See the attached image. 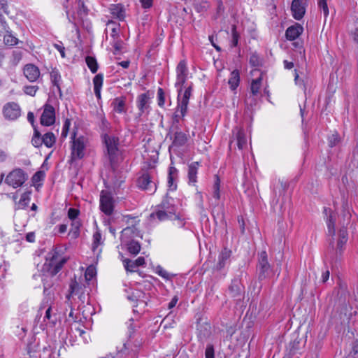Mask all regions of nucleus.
<instances>
[{
    "mask_svg": "<svg viewBox=\"0 0 358 358\" xmlns=\"http://www.w3.org/2000/svg\"><path fill=\"white\" fill-rule=\"evenodd\" d=\"M31 143L35 148H40L43 145V136H41V133L36 128H34Z\"/></svg>",
    "mask_w": 358,
    "mask_h": 358,
    "instance_id": "c9c22d12",
    "label": "nucleus"
},
{
    "mask_svg": "<svg viewBox=\"0 0 358 358\" xmlns=\"http://www.w3.org/2000/svg\"><path fill=\"white\" fill-rule=\"evenodd\" d=\"M103 243L101 241V234L99 230H96L93 234L92 250L94 252L96 249Z\"/></svg>",
    "mask_w": 358,
    "mask_h": 358,
    "instance_id": "4c0bfd02",
    "label": "nucleus"
},
{
    "mask_svg": "<svg viewBox=\"0 0 358 358\" xmlns=\"http://www.w3.org/2000/svg\"><path fill=\"white\" fill-rule=\"evenodd\" d=\"M86 64L92 73H95L98 70V64L96 59L91 56H87L85 58Z\"/></svg>",
    "mask_w": 358,
    "mask_h": 358,
    "instance_id": "e433bc0d",
    "label": "nucleus"
},
{
    "mask_svg": "<svg viewBox=\"0 0 358 358\" xmlns=\"http://www.w3.org/2000/svg\"><path fill=\"white\" fill-rule=\"evenodd\" d=\"M106 29L107 31L108 29H110L111 30V28H116V29H120V24L114 22L113 20H108L106 23Z\"/></svg>",
    "mask_w": 358,
    "mask_h": 358,
    "instance_id": "0e129e2a",
    "label": "nucleus"
},
{
    "mask_svg": "<svg viewBox=\"0 0 358 358\" xmlns=\"http://www.w3.org/2000/svg\"><path fill=\"white\" fill-rule=\"evenodd\" d=\"M78 6H79V9L78 10V14L79 15H86L87 14V8L84 5V3L79 1Z\"/></svg>",
    "mask_w": 358,
    "mask_h": 358,
    "instance_id": "13d9d810",
    "label": "nucleus"
},
{
    "mask_svg": "<svg viewBox=\"0 0 358 358\" xmlns=\"http://www.w3.org/2000/svg\"><path fill=\"white\" fill-rule=\"evenodd\" d=\"M56 141V137L52 132H48L43 136V144L47 148H52Z\"/></svg>",
    "mask_w": 358,
    "mask_h": 358,
    "instance_id": "7c9ffc66",
    "label": "nucleus"
},
{
    "mask_svg": "<svg viewBox=\"0 0 358 358\" xmlns=\"http://www.w3.org/2000/svg\"><path fill=\"white\" fill-rule=\"evenodd\" d=\"M26 241L29 243L35 242V233L33 231L27 233L26 235Z\"/></svg>",
    "mask_w": 358,
    "mask_h": 358,
    "instance_id": "774afa93",
    "label": "nucleus"
},
{
    "mask_svg": "<svg viewBox=\"0 0 358 358\" xmlns=\"http://www.w3.org/2000/svg\"><path fill=\"white\" fill-rule=\"evenodd\" d=\"M38 90V87L35 86V85H27V86L24 87V92L26 94L30 95L32 96H35Z\"/></svg>",
    "mask_w": 358,
    "mask_h": 358,
    "instance_id": "09e8293b",
    "label": "nucleus"
},
{
    "mask_svg": "<svg viewBox=\"0 0 358 358\" xmlns=\"http://www.w3.org/2000/svg\"><path fill=\"white\" fill-rule=\"evenodd\" d=\"M100 210L106 215H110L114 210V199L112 194L106 191L102 190L99 199Z\"/></svg>",
    "mask_w": 358,
    "mask_h": 358,
    "instance_id": "1a4fd4ad",
    "label": "nucleus"
},
{
    "mask_svg": "<svg viewBox=\"0 0 358 358\" xmlns=\"http://www.w3.org/2000/svg\"><path fill=\"white\" fill-rule=\"evenodd\" d=\"M157 207L173 216L174 220L178 221V225L180 227L185 225V222L183 219L181 218L179 214L176 213L177 208L175 205L173 198L169 196L168 194H166L162 202L157 205Z\"/></svg>",
    "mask_w": 358,
    "mask_h": 358,
    "instance_id": "39448f33",
    "label": "nucleus"
},
{
    "mask_svg": "<svg viewBox=\"0 0 358 358\" xmlns=\"http://www.w3.org/2000/svg\"><path fill=\"white\" fill-rule=\"evenodd\" d=\"M112 45L115 49L114 54L119 52L122 48V41L120 38L113 39Z\"/></svg>",
    "mask_w": 358,
    "mask_h": 358,
    "instance_id": "8fccbe9b",
    "label": "nucleus"
},
{
    "mask_svg": "<svg viewBox=\"0 0 358 358\" xmlns=\"http://www.w3.org/2000/svg\"><path fill=\"white\" fill-rule=\"evenodd\" d=\"M324 213L327 217V224L329 234L334 236L335 234L336 215L329 208H324Z\"/></svg>",
    "mask_w": 358,
    "mask_h": 358,
    "instance_id": "a211bd4d",
    "label": "nucleus"
},
{
    "mask_svg": "<svg viewBox=\"0 0 358 358\" xmlns=\"http://www.w3.org/2000/svg\"><path fill=\"white\" fill-rule=\"evenodd\" d=\"M50 78H51V81H52V84L55 86H57L58 90H60L59 82L61 80V76H60L59 71L55 69L52 70L50 73Z\"/></svg>",
    "mask_w": 358,
    "mask_h": 358,
    "instance_id": "79ce46f5",
    "label": "nucleus"
},
{
    "mask_svg": "<svg viewBox=\"0 0 358 358\" xmlns=\"http://www.w3.org/2000/svg\"><path fill=\"white\" fill-rule=\"evenodd\" d=\"M27 175L21 169H15L6 176L5 182L13 188L21 187L27 180Z\"/></svg>",
    "mask_w": 358,
    "mask_h": 358,
    "instance_id": "6e6552de",
    "label": "nucleus"
},
{
    "mask_svg": "<svg viewBox=\"0 0 358 358\" xmlns=\"http://www.w3.org/2000/svg\"><path fill=\"white\" fill-rule=\"evenodd\" d=\"M23 71L24 75L30 82H34L37 80L41 74L39 69L32 64H28L25 65Z\"/></svg>",
    "mask_w": 358,
    "mask_h": 358,
    "instance_id": "2eb2a0df",
    "label": "nucleus"
},
{
    "mask_svg": "<svg viewBox=\"0 0 358 358\" xmlns=\"http://www.w3.org/2000/svg\"><path fill=\"white\" fill-rule=\"evenodd\" d=\"M250 64L252 66H258L260 65V59L256 53H252L250 56Z\"/></svg>",
    "mask_w": 358,
    "mask_h": 358,
    "instance_id": "603ef678",
    "label": "nucleus"
},
{
    "mask_svg": "<svg viewBox=\"0 0 358 358\" xmlns=\"http://www.w3.org/2000/svg\"><path fill=\"white\" fill-rule=\"evenodd\" d=\"M231 250L226 248L221 251L218 257V262L215 267L216 270L220 271L226 266L227 262L231 256Z\"/></svg>",
    "mask_w": 358,
    "mask_h": 358,
    "instance_id": "412c9836",
    "label": "nucleus"
},
{
    "mask_svg": "<svg viewBox=\"0 0 358 358\" xmlns=\"http://www.w3.org/2000/svg\"><path fill=\"white\" fill-rule=\"evenodd\" d=\"M206 358H214V348L212 345H208L205 352Z\"/></svg>",
    "mask_w": 358,
    "mask_h": 358,
    "instance_id": "4d7b16f0",
    "label": "nucleus"
},
{
    "mask_svg": "<svg viewBox=\"0 0 358 358\" xmlns=\"http://www.w3.org/2000/svg\"><path fill=\"white\" fill-rule=\"evenodd\" d=\"M110 31V37L113 38V40L120 38V29H116V28H111Z\"/></svg>",
    "mask_w": 358,
    "mask_h": 358,
    "instance_id": "338daca9",
    "label": "nucleus"
},
{
    "mask_svg": "<svg viewBox=\"0 0 358 358\" xmlns=\"http://www.w3.org/2000/svg\"><path fill=\"white\" fill-rule=\"evenodd\" d=\"M87 285L82 278L72 279L69 284V293L66 295L67 300L69 301L73 296H77L81 304L89 303L90 294Z\"/></svg>",
    "mask_w": 358,
    "mask_h": 358,
    "instance_id": "f257e3e1",
    "label": "nucleus"
},
{
    "mask_svg": "<svg viewBox=\"0 0 358 358\" xmlns=\"http://www.w3.org/2000/svg\"><path fill=\"white\" fill-rule=\"evenodd\" d=\"M3 42L5 45L13 47L18 44L19 40L12 34L11 30L9 32H6L3 36Z\"/></svg>",
    "mask_w": 358,
    "mask_h": 358,
    "instance_id": "c756f323",
    "label": "nucleus"
},
{
    "mask_svg": "<svg viewBox=\"0 0 358 358\" xmlns=\"http://www.w3.org/2000/svg\"><path fill=\"white\" fill-rule=\"evenodd\" d=\"M104 143L110 163L116 162L120 153L118 149L119 139L115 136L106 134L104 136Z\"/></svg>",
    "mask_w": 358,
    "mask_h": 358,
    "instance_id": "0eeeda50",
    "label": "nucleus"
},
{
    "mask_svg": "<svg viewBox=\"0 0 358 358\" xmlns=\"http://www.w3.org/2000/svg\"><path fill=\"white\" fill-rule=\"evenodd\" d=\"M44 322H47L50 327H55L57 322V316L55 313H52V307L50 306L45 310L43 318Z\"/></svg>",
    "mask_w": 358,
    "mask_h": 358,
    "instance_id": "a878e982",
    "label": "nucleus"
},
{
    "mask_svg": "<svg viewBox=\"0 0 358 358\" xmlns=\"http://www.w3.org/2000/svg\"><path fill=\"white\" fill-rule=\"evenodd\" d=\"M200 164L198 162H192L188 167L189 183L194 185L196 182V175Z\"/></svg>",
    "mask_w": 358,
    "mask_h": 358,
    "instance_id": "5701e85b",
    "label": "nucleus"
},
{
    "mask_svg": "<svg viewBox=\"0 0 358 358\" xmlns=\"http://www.w3.org/2000/svg\"><path fill=\"white\" fill-rule=\"evenodd\" d=\"M71 125V122L69 120H66L63 125L62 131V136L63 137H66L67 136L68 131Z\"/></svg>",
    "mask_w": 358,
    "mask_h": 358,
    "instance_id": "680f3d73",
    "label": "nucleus"
},
{
    "mask_svg": "<svg viewBox=\"0 0 358 358\" xmlns=\"http://www.w3.org/2000/svg\"><path fill=\"white\" fill-rule=\"evenodd\" d=\"M177 76H187V68L185 61H180L176 67Z\"/></svg>",
    "mask_w": 358,
    "mask_h": 358,
    "instance_id": "49530a36",
    "label": "nucleus"
},
{
    "mask_svg": "<svg viewBox=\"0 0 358 358\" xmlns=\"http://www.w3.org/2000/svg\"><path fill=\"white\" fill-rule=\"evenodd\" d=\"M103 76L99 73L93 78L94 91L98 99H101V90L103 85Z\"/></svg>",
    "mask_w": 358,
    "mask_h": 358,
    "instance_id": "b1692460",
    "label": "nucleus"
},
{
    "mask_svg": "<svg viewBox=\"0 0 358 358\" xmlns=\"http://www.w3.org/2000/svg\"><path fill=\"white\" fill-rule=\"evenodd\" d=\"M143 293L141 291L136 290L132 292L131 294L127 296V299L131 301H136L141 296V295H143Z\"/></svg>",
    "mask_w": 358,
    "mask_h": 358,
    "instance_id": "5fc2aeb1",
    "label": "nucleus"
},
{
    "mask_svg": "<svg viewBox=\"0 0 358 358\" xmlns=\"http://www.w3.org/2000/svg\"><path fill=\"white\" fill-rule=\"evenodd\" d=\"M150 96L148 93L140 94L137 99V106L141 115L144 113L149 108Z\"/></svg>",
    "mask_w": 358,
    "mask_h": 358,
    "instance_id": "4be33fe9",
    "label": "nucleus"
},
{
    "mask_svg": "<svg viewBox=\"0 0 358 358\" xmlns=\"http://www.w3.org/2000/svg\"><path fill=\"white\" fill-rule=\"evenodd\" d=\"M213 197L218 201L220 199V179L218 176H215V181L213 187Z\"/></svg>",
    "mask_w": 358,
    "mask_h": 358,
    "instance_id": "473e14b6",
    "label": "nucleus"
},
{
    "mask_svg": "<svg viewBox=\"0 0 358 358\" xmlns=\"http://www.w3.org/2000/svg\"><path fill=\"white\" fill-rule=\"evenodd\" d=\"M237 145L240 150H242L246 145L247 141L243 131L238 130L236 134Z\"/></svg>",
    "mask_w": 358,
    "mask_h": 358,
    "instance_id": "58836bf2",
    "label": "nucleus"
},
{
    "mask_svg": "<svg viewBox=\"0 0 358 358\" xmlns=\"http://www.w3.org/2000/svg\"><path fill=\"white\" fill-rule=\"evenodd\" d=\"M136 231V229L134 227H128L124 228L122 232H121V241L122 243H125L127 241V238L129 236H131L135 231Z\"/></svg>",
    "mask_w": 358,
    "mask_h": 358,
    "instance_id": "f704fd0d",
    "label": "nucleus"
},
{
    "mask_svg": "<svg viewBox=\"0 0 358 358\" xmlns=\"http://www.w3.org/2000/svg\"><path fill=\"white\" fill-rule=\"evenodd\" d=\"M257 272L259 280H263L271 277L273 271L268 261V256L265 251L259 255Z\"/></svg>",
    "mask_w": 358,
    "mask_h": 358,
    "instance_id": "20e7f679",
    "label": "nucleus"
},
{
    "mask_svg": "<svg viewBox=\"0 0 358 358\" xmlns=\"http://www.w3.org/2000/svg\"><path fill=\"white\" fill-rule=\"evenodd\" d=\"M113 110L117 113H123L127 110L126 97L121 96L116 97L111 103Z\"/></svg>",
    "mask_w": 358,
    "mask_h": 358,
    "instance_id": "6ab92c4d",
    "label": "nucleus"
},
{
    "mask_svg": "<svg viewBox=\"0 0 358 358\" xmlns=\"http://www.w3.org/2000/svg\"><path fill=\"white\" fill-rule=\"evenodd\" d=\"M348 239V234L347 229L345 227H343L339 230L336 247H334L332 243H330L331 250L334 252V254L330 255V258L332 262L336 261L337 257L343 254Z\"/></svg>",
    "mask_w": 358,
    "mask_h": 358,
    "instance_id": "423d86ee",
    "label": "nucleus"
},
{
    "mask_svg": "<svg viewBox=\"0 0 358 358\" xmlns=\"http://www.w3.org/2000/svg\"><path fill=\"white\" fill-rule=\"evenodd\" d=\"M240 83V73L238 70H234L230 75L228 83L231 90H235Z\"/></svg>",
    "mask_w": 358,
    "mask_h": 358,
    "instance_id": "bb28decb",
    "label": "nucleus"
},
{
    "mask_svg": "<svg viewBox=\"0 0 358 358\" xmlns=\"http://www.w3.org/2000/svg\"><path fill=\"white\" fill-rule=\"evenodd\" d=\"M124 266L127 271L134 272L138 266L135 261L125 258L122 260Z\"/></svg>",
    "mask_w": 358,
    "mask_h": 358,
    "instance_id": "a18cd8bd",
    "label": "nucleus"
},
{
    "mask_svg": "<svg viewBox=\"0 0 358 358\" xmlns=\"http://www.w3.org/2000/svg\"><path fill=\"white\" fill-rule=\"evenodd\" d=\"M188 104L189 103H187L182 102L178 100L177 107L175 111H176L178 114L180 113V116H185L187 113Z\"/></svg>",
    "mask_w": 358,
    "mask_h": 358,
    "instance_id": "a19ab883",
    "label": "nucleus"
},
{
    "mask_svg": "<svg viewBox=\"0 0 358 358\" xmlns=\"http://www.w3.org/2000/svg\"><path fill=\"white\" fill-rule=\"evenodd\" d=\"M157 103L159 107L162 108L165 103V94L162 88L157 90Z\"/></svg>",
    "mask_w": 358,
    "mask_h": 358,
    "instance_id": "de8ad7c7",
    "label": "nucleus"
},
{
    "mask_svg": "<svg viewBox=\"0 0 358 358\" xmlns=\"http://www.w3.org/2000/svg\"><path fill=\"white\" fill-rule=\"evenodd\" d=\"M0 31L6 32H9L10 31V29L7 24L6 19L3 18V20H0Z\"/></svg>",
    "mask_w": 358,
    "mask_h": 358,
    "instance_id": "052dcab7",
    "label": "nucleus"
},
{
    "mask_svg": "<svg viewBox=\"0 0 358 358\" xmlns=\"http://www.w3.org/2000/svg\"><path fill=\"white\" fill-rule=\"evenodd\" d=\"M43 112L41 117V124L44 126H50L55 122V110L52 106L45 104Z\"/></svg>",
    "mask_w": 358,
    "mask_h": 358,
    "instance_id": "ddd939ff",
    "label": "nucleus"
},
{
    "mask_svg": "<svg viewBox=\"0 0 358 358\" xmlns=\"http://www.w3.org/2000/svg\"><path fill=\"white\" fill-rule=\"evenodd\" d=\"M187 138L183 132L178 131L175 133L173 145L176 147L184 145Z\"/></svg>",
    "mask_w": 358,
    "mask_h": 358,
    "instance_id": "c85d7f7f",
    "label": "nucleus"
},
{
    "mask_svg": "<svg viewBox=\"0 0 358 358\" xmlns=\"http://www.w3.org/2000/svg\"><path fill=\"white\" fill-rule=\"evenodd\" d=\"M0 8L4 13L9 14L7 0H0Z\"/></svg>",
    "mask_w": 358,
    "mask_h": 358,
    "instance_id": "69168bd1",
    "label": "nucleus"
},
{
    "mask_svg": "<svg viewBox=\"0 0 358 358\" xmlns=\"http://www.w3.org/2000/svg\"><path fill=\"white\" fill-rule=\"evenodd\" d=\"M110 14L117 20L123 21L125 18V10L121 3L111 4L109 8Z\"/></svg>",
    "mask_w": 358,
    "mask_h": 358,
    "instance_id": "aec40b11",
    "label": "nucleus"
},
{
    "mask_svg": "<svg viewBox=\"0 0 358 358\" xmlns=\"http://www.w3.org/2000/svg\"><path fill=\"white\" fill-rule=\"evenodd\" d=\"M262 83V78L259 77L252 81L250 90L253 95H257L259 93Z\"/></svg>",
    "mask_w": 358,
    "mask_h": 358,
    "instance_id": "37998d69",
    "label": "nucleus"
},
{
    "mask_svg": "<svg viewBox=\"0 0 358 358\" xmlns=\"http://www.w3.org/2000/svg\"><path fill=\"white\" fill-rule=\"evenodd\" d=\"M178 171L175 167H170L169 169L168 175V186L169 190L173 191L177 188V185L175 182L177 177Z\"/></svg>",
    "mask_w": 358,
    "mask_h": 358,
    "instance_id": "393cba45",
    "label": "nucleus"
},
{
    "mask_svg": "<svg viewBox=\"0 0 358 358\" xmlns=\"http://www.w3.org/2000/svg\"><path fill=\"white\" fill-rule=\"evenodd\" d=\"M31 191H26L22 195L20 201L17 203V208L18 209H24L28 206L31 200Z\"/></svg>",
    "mask_w": 358,
    "mask_h": 358,
    "instance_id": "cd10ccee",
    "label": "nucleus"
},
{
    "mask_svg": "<svg viewBox=\"0 0 358 358\" xmlns=\"http://www.w3.org/2000/svg\"><path fill=\"white\" fill-rule=\"evenodd\" d=\"M79 210L78 209L71 208L68 211V217L72 221L77 220L76 218L79 215Z\"/></svg>",
    "mask_w": 358,
    "mask_h": 358,
    "instance_id": "864d4df0",
    "label": "nucleus"
},
{
    "mask_svg": "<svg viewBox=\"0 0 358 358\" xmlns=\"http://www.w3.org/2000/svg\"><path fill=\"white\" fill-rule=\"evenodd\" d=\"M174 219V217L164 210L156 206L155 210L150 214L149 220L150 222H163L168 220Z\"/></svg>",
    "mask_w": 358,
    "mask_h": 358,
    "instance_id": "4468645a",
    "label": "nucleus"
},
{
    "mask_svg": "<svg viewBox=\"0 0 358 358\" xmlns=\"http://www.w3.org/2000/svg\"><path fill=\"white\" fill-rule=\"evenodd\" d=\"M339 137L338 134H334L329 137V144L331 147H334L339 142Z\"/></svg>",
    "mask_w": 358,
    "mask_h": 358,
    "instance_id": "6e6d98bb",
    "label": "nucleus"
},
{
    "mask_svg": "<svg viewBox=\"0 0 358 358\" xmlns=\"http://www.w3.org/2000/svg\"><path fill=\"white\" fill-rule=\"evenodd\" d=\"M232 40H231V47H236L238 45L239 34L236 31V28L235 26L232 27Z\"/></svg>",
    "mask_w": 358,
    "mask_h": 358,
    "instance_id": "3c124183",
    "label": "nucleus"
},
{
    "mask_svg": "<svg viewBox=\"0 0 358 358\" xmlns=\"http://www.w3.org/2000/svg\"><path fill=\"white\" fill-rule=\"evenodd\" d=\"M187 80V76H177V80H176V87H182V86L184 85V83H185Z\"/></svg>",
    "mask_w": 358,
    "mask_h": 358,
    "instance_id": "bf43d9fd",
    "label": "nucleus"
},
{
    "mask_svg": "<svg viewBox=\"0 0 358 358\" xmlns=\"http://www.w3.org/2000/svg\"><path fill=\"white\" fill-rule=\"evenodd\" d=\"M80 226L81 224L78 220L72 221L70 234H71L73 238H77L79 236Z\"/></svg>",
    "mask_w": 358,
    "mask_h": 358,
    "instance_id": "c03bdc74",
    "label": "nucleus"
},
{
    "mask_svg": "<svg viewBox=\"0 0 358 358\" xmlns=\"http://www.w3.org/2000/svg\"><path fill=\"white\" fill-rule=\"evenodd\" d=\"M88 140L86 137L80 136L76 137V134H73L71 141V157L73 161L83 159L85 155V151L88 146Z\"/></svg>",
    "mask_w": 358,
    "mask_h": 358,
    "instance_id": "7ed1b4c3",
    "label": "nucleus"
},
{
    "mask_svg": "<svg viewBox=\"0 0 358 358\" xmlns=\"http://www.w3.org/2000/svg\"><path fill=\"white\" fill-rule=\"evenodd\" d=\"M44 177V173L42 171L36 172L32 177V180L34 182H37L43 180Z\"/></svg>",
    "mask_w": 358,
    "mask_h": 358,
    "instance_id": "e2e57ef3",
    "label": "nucleus"
},
{
    "mask_svg": "<svg viewBox=\"0 0 358 358\" xmlns=\"http://www.w3.org/2000/svg\"><path fill=\"white\" fill-rule=\"evenodd\" d=\"M138 187L145 191L153 194L157 189L156 183L152 180V176L148 173H143L137 180Z\"/></svg>",
    "mask_w": 358,
    "mask_h": 358,
    "instance_id": "9d476101",
    "label": "nucleus"
},
{
    "mask_svg": "<svg viewBox=\"0 0 358 358\" xmlns=\"http://www.w3.org/2000/svg\"><path fill=\"white\" fill-rule=\"evenodd\" d=\"M228 292L231 297L241 299V296L243 292V287L238 279H234L231 281L229 287Z\"/></svg>",
    "mask_w": 358,
    "mask_h": 358,
    "instance_id": "f3484780",
    "label": "nucleus"
},
{
    "mask_svg": "<svg viewBox=\"0 0 358 358\" xmlns=\"http://www.w3.org/2000/svg\"><path fill=\"white\" fill-rule=\"evenodd\" d=\"M96 268L93 266H88L85 273V279H83L84 282H86V283L88 284V282L92 280V278L96 275Z\"/></svg>",
    "mask_w": 358,
    "mask_h": 358,
    "instance_id": "ea45409f",
    "label": "nucleus"
},
{
    "mask_svg": "<svg viewBox=\"0 0 358 358\" xmlns=\"http://www.w3.org/2000/svg\"><path fill=\"white\" fill-rule=\"evenodd\" d=\"M127 250L128 252L134 255H136L139 253L141 250V245L138 241H131L127 244Z\"/></svg>",
    "mask_w": 358,
    "mask_h": 358,
    "instance_id": "72a5a7b5",
    "label": "nucleus"
},
{
    "mask_svg": "<svg viewBox=\"0 0 358 358\" xmlns=\"http://www.w3.org/2000/svg\"><path fill=\"white\" fill-rule=\"evenodd\" d=\"M66 261L64 257L59 258V252L56 249L52 250L48 253L45 264L48 268V273L51 276L56 275L61 271Z\"/></svg>",
    "mask_w": 358,
    "mask_h": 358,
    "instance_id": "f03ea898",
    "label": "nucleus"
},
{
    "mask_svg": "<svg viewBox=\"0 0 358 358\" xmlns=\"http://www.w3.org/2000/svg\"><path fill=\"white\" fill-rule=\"evenodd\" d=\"M3 114L6 119L15 120L21 115V109L18 103L15 102H8L3 107Z\"/></svg>",
    "mask_w": 358,
    "mask_h": 358,
    "instance_id": "f8f14e48",
    "label": "nucleus"
},
{
    "mask_svg": "<svg viewBox=\"0 0 358 358\" xmlns=\"http://www.w3.org/2000/svg\"><path fill=\"white\" fill-rule=\"evenodd\" d=\"M307 6L308 0H293L290 8L292 17L296 20L302 19Z\"/></svg>",
    "mask_w": 358,
    "mask_h": 358,
    "instance_id": "9b49d317",
    "label": "nucleus"
},
{
    "mask_svg": "<svg viewBox=\"0 0 358 358\" xmlns=\"http://www.w3.org/2000/svg\"><path fill=\"white\" fill-rule=\"evenodd\" d=\"M303 31V27L299 23L289 27L285 32L286 38L289 41H294L297 38Z\"/></svg>",
    "mask_w": 358,
    "mask_h": 358,
    "instance_id": "dca6fc26",
    "label": "nucleus"
},
{
    "mask_svg": "<svg viewBox=\"0 0 358 358\" xmlns=\"http://www.w3.org/2000/svg\"><path fill=\"white\" fill-rule=\"evenodd\" d=\"M192 86H189L187 88L185 89L182 96H181L180 93L182 92V87L179 88L178 89V100L182 102L189 103V100L192 95Z\"/></svg>",
    "mask_w": 358,
    "mask_h": 358,
    "instance_id": "2f4dec72",
    "label": "nucleus"
}]
</instances>
